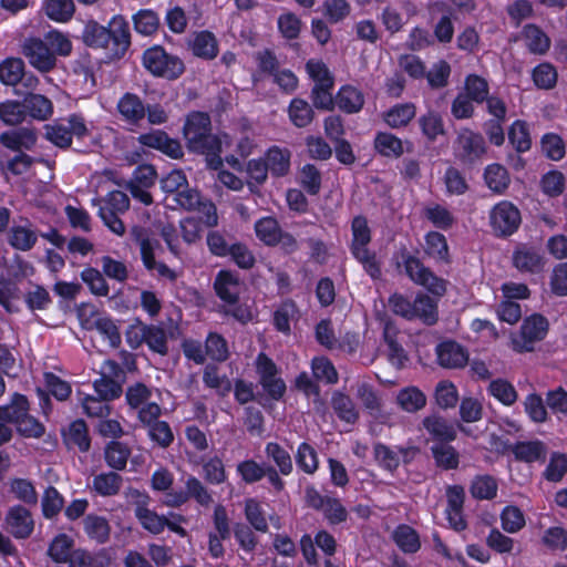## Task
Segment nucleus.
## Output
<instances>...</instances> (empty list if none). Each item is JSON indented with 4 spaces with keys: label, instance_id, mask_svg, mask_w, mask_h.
<instances>
[{
    "label": "nucleus",
    "instance_id": "nucleus-51",
    "mask_svg": "<svg viewBox=\"0 0 567 567\" xmlns=\"http://www.w3.org/2000/svg\"><path fill=\"white\" fill-rule=\"evenodd\" d=\"M445 193L449 196H462L470 190L464 173L455 166H449L443 175Z\"/></svg>",
    "mask_w": 567,
    "mask_h": 567
},
{
    "label": "nucleus",
    "instance_id": "nucleus-11",
    "mask_svg": "<svg viewBox=\"0 0 567 567\" xmlns=\"http://www.w3.org/2000/svg\"><path fill=\"white\" fill-rule=\"evenodd\" d=\"M236 473L246 485H252L267 478L274 492L281 493L286 488V482L277 476L275 466L266 462H257L254 458H246L236 465Z\"/></svg>",
    "mask_w": 567,
    "mask_h": 567
},
{
    "label": "nucleus",
    "instance_id": "nucleus-35",
    "mask_svg": "<svg viewBox=\"0 0 567 567\" xmlns=\"http://www.w3.org/2000/svg\"><path fill=\"white\" fill-rule=\"evenodd\" d=\"M131 453L132 451L126 443L112 440L105 445L104 460L106 465L114 471H123L126 468Z\"/></svg>",
    "mask_w": 567,
    "mask_h": 567
},
{
    "label": "nucleus",
    "instance_id": "nucleus-1",
    "mask_svg": "<svg viewBox=\"0 0 567 567\" xmlns=\"http://www.w3.org/2000/svg\"><path fill=\"white\" fill-rule=\"evenodd\" d=\"M182 136L187 151L205 157L209 169L223 167V141L214 133L212 117L206 111H189L184 118Z\"/></svg>",
    "mask_w": 567,
    "mask_h": 567
},
{
    "label": "nucleus",
    "instance_id": "nucleus-20",
    "mask_svg": "<svg viewBox=\"0 0 567 567\" xmlns=\"http://www.w3.org/2000/svg\"><path fill=\"white\" fill-rule=\"evenodd\" d=\"M62 439L68 450L76 449L81 453H87L91 449L92 440L83 419L72 421L68 429L62 431Z\"/></svg>",
    "mask_w": 567,
    "mask_h": 567
},
{
    "label": "nucleus",
    "instance_id": "nucleus-14",
    "mask_svg": "<svg viewBox=\"0 0 567 567\" xmlns=\"http://www.w3.org/2000/svg\"><path fill=\"white\" fill-rule=\"evenodd\" d=\"M120 118L128 125L141 126L147 112V106L140 95L125 92L116 103Z\"/></svg>",
    "mask_w": 567,
    "mask_h": 567
},
{
    "label": "nucleus",
    "instance_id": "nucleus-42",
    "mask_svg": "<svg viewBox=\"0 0 567 567\" xmlns=\"http://www.w3.org/2000/svg\"><path fill=\"white\" fill-rule=\"evenodd\" d=\"M123 484L122 476L115 471L100 473L93 477V491L103 497L115 496L121 491Z\"/></svg>",
    "mask_w": 567,
    "mask_h": 567
},
{
    "label": "nucleus",
    "instance_id": "nucleus-28",
    "mask_svg": "<svg viewBox=\"0 0 567 567\" xmlns=\"http://www.w3.org/2000/svg\"><path fill=\"white\" fill-rule=\"evenodd\" d=\"M331 408L337 417L347 424L353 425L359 420L360 414L353 400L344 392L334 391L332 393Z\"/></svg>",
    "mask_w": 567,
    "mask_h": 567
},
{
    "label": "nucleus",
    "instance_id": "nucleus-45",
    "mask_svg": "<svg viewBox=\"0 0 567 567\" xmlns=\"http://www.w3.org/2000/svg\"><path fill=\"white\" fill-rule=\"evenodd\" d=\"M110 563V556L105 549H101L94 556L87 550L78 548L74 549L66 561L69 567H105Z\"/></svg>",
    "mask_w": 567,
    "mask_h": 567
},
{
    "label": "nucleus",
    "instance_id": "nucleus-29",
    "mask_svg": "<svg viewBox=\"0 0 567 567\" xmlns=\"http://www.w3.org/2000/svg\"><path fill=\"white\" fill-rule=\"evenodd\" d=\"M336 104L343 113L354 114L362 110L364 95L359 89L352 85H342L337 92Z\"/></svg>",
    "mask_w": 567,
    "mask_h": 567
},
{
    "label": "nucleus",
    "instance_id": "nucleus-64",
    "mask_svg": "<svg viewBox=\"0 0 567 567\" xmlns=\"http://www.w3.org/2000/svg\"><path fill=\"white\" fill-rule=\"evenodd\" d=\"M206 354L216 362H225L229 358L227 340L217 332H209L205 340Z\"/></svg>",
    "mask_w": 567,
    "mask_h": 567
},
{
    "label": "nucleus",
    "instance_id": "nucleus-27",
    "mask_svg": "<svg viewBox=\"0 0 567 567\" xmlns=\"http://www.w3.org/2000/svg\"><path fill=\"white\" fill-rule=\"evenodd\" d=\"M413 320H420L426 326H433L439 320L437 301L427 293L417 292L413 300Z\"/></svg>",
    "mask_w": 567,
    "mask_h": 567
},
{
    "label": "nucleus",
    "instance_id": "nucleus-30",
    "mask_svg": "<svg viewBox=\"0 0 567 567\" xmlns=\"http://www.w3.org/2000/svg\"><path fill=\"white\" fill-rule=\"evenodd\" d=\"M423 427L436 441L435 443H450L456 439V431L444 417L429 415L423 419Z\"/></svg>",
    "mask_w": 567,
    "mask_h": 567
},
{
    "label": "nucleus",
    "instance_id": "nucleus-59",
    "mask_svg": "<svg viewBox=\"0 0 567 567\" xmlns=\"http://www.w3.org/2000/svg\"><path fill=\"white\" fill-rule=\"evenodd\" d=\"M84 530L90 539H94L99 544H104L110 537V525L103 516L90 514L84 520Z\"/></svg>",
    "mask_w": 567,
    "mask_h": 567
},
{
    "label": "nucleus",
    "instance_id": "nucleus-10",
    "mask_svg": "<svg viewBox=\"0 0 567 567\" xmlns=\"http://www.w3.org/2000/svg\"><path fill=\"white\" fill-rule=\"evenodd\" d=\"M255 368L259 384L267 399L275 402L281 401L286 394L287 385L280 377V370L275 361L265 352H259L255 360Z\"/></svg>",
    "mask_w": 567,
    "mask_h": 567
},
{
    "label": "nucleus",
    "instance_id": "nucleus-37",
    "mask_svg": "<svg viewBox=\"0 0 567 567\" xmlns=\"http://www.w3.org/2000/svg\"><path fill=\"white\" fill-rule=\"evenodd\" d=\"M497 480L489 474H478L473 477L470 485V493L474 499L492 501L497 496Z\"/></svg>",
    "mask_w": 567,
    "mask_h": 567
},
{
    "label": "nucleus",
    "instance_id": "nucleus-12",
    "mask_svg": "<svg viewBox=\"0 0 567 567\" xmlns=\"http://www.w3.org/2000/svg\"><path fill=\"white\" fill-rule=\"evenodd\" d=\"M522 224L519 209L509 200H501L489 213V226L497 238L514 235Z\"/></svg>",
    "mask_w": 567,
    "mask_h": 567
},
{
    "label": "nucleus",
    "instance_id": "nucleus-22",
    "mask_svg": "<svg viewBox=\"0 0 567 567\" xmlns=\"http://www.w3.org/2000/svg\"><path fill=\"white\" fill-rule=\"evenodd\" d=\"M0 142L6 148L20 153L23 150L30 151L34 147L37 134L31 128L19 127L2 132Z\"/></svg>",
    "mask_w": 567,
    "mask_h": 567
},
{
    "label": "nucleus",
    "instance_id": "nucleus-7",
    "mask_svg": "<svg viewBox=\"0 0 567 567\" xmlns=\"http://www.w3.org/2000/svg\"><path fill=\"white\" fill-rule=\"evenodd\" d=\"M142 63L154 76L169 81L178 79L185 71L184 62L177 55L168 53L158 44L144 51Z\"/></svg>",
    "mask_w": 567,
    "mask_h": 567
},
{
    "label": "nucleus",
    "instance_id": "nucleus-15",
    "mask_svg": "<svg viewBox=\"0 0 567 567\" xmlns=\"http://www.w3.org/2000/svg\"><path fill=\"white\" fill-rule=\"evenodd\" d=\"M4 523L8 532L17 539L30 537L34 529L31 512L22 505L10 507Z\"/></svg>",
    "mask_w": 567,
    "mask_h": 567
},
{
    "label": "nucleus",
    "instance_id": "nucleus-6",
    "mask_svg": "<svg viewBox=\"0 0 567 567\" xmlns=\"http://www.w3.org/2000/svg\"><path fill=\"white\" fill-rule=\"evenodd\" d=\"M209 252L218 258H228L243 270H250L256 265L254 251L234 235L220 230H209L206 236Z\"/></svg>",
    "mask_w": 567,
    "mask_h": 567
},
{
    "label": "nucleus",
    "instance_id": "nucleus-8",
    "mask_svg": "<svg viewBox=\"0 0 567 567\" xmlns=\"http://www.w3.org/2000/svg\"><path fill=\"white\" fill-rule=\"evenodd\" d=\"M306 505L322 514L329 526L346 523L349 517L348 509L337 496L322 495L313 484L305 487Z\"/></svg>",
    "mask_w": 567,
    "mask_h": 567
},
{
    "label": "nucleus",
    "instance_id": "nucleus-53",
    "mask_svg": "<svg viewBox=\"0 0 567 567\" xmlns=\"http://www.w3.org/2000/svg\"><path fill=\"white\" fill-rule=\"evenodd\" d=\"M37 240L38 235L34 230L20 225L12 226L8 236L10 246L20 251L31 250Z\"/></svg>",
    "mask_w": 567,
    "mask_h": 567
},
{
    "label": "nucleus",
    "instance_id": "nucleus-21",
    "mask_svg": "<svg viewBox=\"0 0 567 567\" xmlns=\"http://www.w3.org/2000/svg\"><path fill=\"white\" fill-rule=\"evenodd\" d=\"M131 236L140 246L141 259L144 267L148 271H153L155 265V249L161 246L159 241L156 238H152L148 229L142 226H134L131 230Z\"/></svg>",
    "mask_w": 567,
    "mask_h": 567
},
{
    "label": "nucleus",
    "instance_id": "nucleus-61",
    "mask_svg": "<svg viewBox=\"0 0 567 567\" xmlns=\"http://www.w3.org/2000/svg\"><path fill=\"white\" fill-rule=\"evenodd\" d=\"M423 214L435 228L441 230H449L455 223L453 214L441 204L426 206Z\"/></svg>",
    "mask_w": 567,
    "mask_h": 567
},
{
    "label": "nucleus",
    "instance_id": "nucleus-33",
    "mask_svg": "<svg viewBox=\"0 0 567 567\" xmlns=\"http://www.w3.org/2000/svg\"><path fill=\"white\" fill-rule=\"evenodd\" d=\"M264 158L272 176L284 177L289 173L291 153L288 148L274 145L267 150Z\"/></svg>",
    "mask_w": 567,
    "mask_h": 567
},
{
    "label": "nucleus",
    "instance_id": "nucleus-57",
    "mask_svg": "<svg viewBox=\"0 0 567 567\" xmlns=\"http://www.w3.org/2000/svg\"><path fill=\"white\" fill-rule=\"evenodd\" d=\"M244 514L246 520L249 523L250 527L260 533H267L268 522L266 518L265 511L262 508L261 503L256 498H247L245 501Z\"/></svg>",
    "mask_w": 567,
    "mask_h": 567
},
{
    "label": "nucleus",
    "instance_id": "nucleus-3",
    "mask_svg": "<svg viewBox=\"0 0 567 567\" xmlns=\"http://www.w3.org/2000/svg\"><path fill=\"white\" fill-rule=\"evenodd\" d=\"M29 64L41 73H48L56 66V56H68L72 52L71 40L58 30H51L44 38L29 37L21 47Z\"/></svg>",
    "mask_w": 567,
    "mask_h": 567
},
{
    "label": "nucleus",
    "instance_id": "nucleus-46",
    "mask_svg": "<svg viewBox=\"0 0 567 567\" xmlns=\"http://www.w3.org/2000/svg\"><path fill=\"white\" fill-rule=\"evenodd\" d=\"M399 406L409 413H415L426 404L425 394L416 386H406L396 395Z\"/></svg>",
    "mask_w": 567,
    "mask_h": 567
},
{
    "label": "nucleus",
    "instance_id": "nucleus-5",
    "mask_svg": "<svg viewBox=\"0 0 567 567\" xmlns=\"http://www.w3.org/2000/svg\"><path fill=\"white\" fill-rule=\"evenodd\" d=\"M351 235L349 249L353 259L362 266L372 280L381 279V261L378 259L377 252L369 248L372 240V230L365 216L357 215L352 218Z\"/></svg>",
    "mask_w": 567,
    "mask_h": 567
},
{
    "label": "nucleus",
    "instance_id": "nucleus-47",
    "mask_svg": "<svg viewBox=\"0 0 567 567\" xmlns=\"http://www.w3.org/2000/svg\"><path fill=\"white\" fill-rule=\"evenodd\" d=\"M74 540L66 534H58L49 545L48 556L55 564H66L73 553Z\"/></svg>",
    "mask_w": 567,
    "mask_h": 567
},
{
    "label": "nucleus",
    "instance_id": "nucleus-2",
    "mask_svg": "<svg viewBox=\"0 0 567 567\" xmlns=\"http://www.w3.org/2000/svg\"><path fill=\"white\" fill-rule=\"evenodd\" d=\"M82 40L90 48L104 49L111 59H122L131 47L130 24L122 14L113 16L107 25L89 20Z\"/></svg>",
    "mask_w": 567,
    "mask_h": 567
},
{
    "label": "nucleus",
    "instance_id": "nucleus-50",
    "mask_svg": "<svg viewBox=\"0 0 567 567\" xmlns=\"http://www.w3.org/2000/svg\"><path fill=\"white\" fill-rule=\"evenodd\" d=\"M393 540L405 554H414L421 547L419 534L414 528L405 524H401L394 529Z\"/></svg>",
    "mask_w": 567,
    "mask_h": 567
},
{
    "label": "nucleus",
    "instance_id": "nucleus-16",
    "mask_svg": "<svg viewBox=\"0 0 567 567\" xmlns=\"http://www.w3.org/2000/svg\"><path fill=\"white\" fill-rule=\"evenodd\" d=\"M240 278L237 272L230 269H221L217 272L213 288L215 295L225 305L236 303L240 296Z\"/></svg>",
    "mask_w": 567,
    "mask_h": 567
},
{
    "label": "nucleus",
    "instance_id": "nucleus-40",
    "mask_svg": "<svg viewBox=\"0 0 567 567\" xmlns=\"http://www.w3.org/2000/svg\"><path fill=\"white\" fill-rule=\"evenodd\" d=\"M134 30L144 37L157 33L161 28L159 14L153 9H140L132 16Z\"/></svg>",
    "mask_w": 567,
    "mask_h": 567
},
{
    "label": "nucleus",
    "instance_id": "nucleus-62",
    "mask_svg": "<svg viewBox=\"0 0 567 567\" xmlns=\"http://www.w3.org/2000/svg\"><path fill=\"white\" fill-rule=\"evenodd\" d=\"M540 148L550 161L558 162L566 155V143L557 133H545L540 138Z\"/></svg>",
    "mask_w": 567,
    "mask_h": 567
},
{
    "label": "nucleus",
    "instance_id": "nucleus-23",
    "mask_svg": "<svg viewBox=\"0 0 567 567\" xmlns=\"http://www.w3.org/2000/svg\"><path fill=\"white\" fill-rule=\"evenodd\" d=\"M513 455L515 461L524 463L545 462L547 456V446L540 440L517 441L513 445Z\"/></svg>",
    "mask_w": 567,
    "mask_h": 567
},
{
    "label": "nucleus",
    "instance_id": "nucleus-18",
    "mask_svg": "<svg viewBox=\"0 0 567 567\" xmlns=\"http://www.w3.org/2000/svg\"><path fill=\"white\" fill-rule=\"evenodd\" d=\"M423 252L435 264L450 265L452 262L447 239L437 230H430L424 235Z\"/></svg>",
    "mask_w": 567,
    "mask_h": 567
},
{
    "label": "nucleus",
    "instance_id": "nucleus-24",
    "mask_svg": "<svg viewBox=\"0 0 567 567\" xmlns=\"http://www.w3.org/2000/svg\"><path fill=\"white\" fill-rule=\"evenodd\" d=\"M548 331L547 319L539 313H534L527 317L520 326V337L525 343L533 344L534 342L542 341ZM526 350H532V346H526Z\"/></svg>",
    "mask_w": 567,
    "mask_h": 567
},
{
    "label": "nucleus",
    "instance_id": "nucleus-4",
    "mask_svg": "<svg viewBox=\"0 0 567 567\" xmlns=\"http://www.w3.org/2000/svg\"><path fill=\"white\" fill-rule=\"evenodd\" d=\"M417 254V249L412 252L405 245H401L392 257L395 269L435 297H443L446 293V280L436 276L430 267L425 266Z\"/></svg>",
    "mask_w": 567,
    "mask_h": 567
},
{
    "label": "nucleus",
    "instance_id": "nucleus-36",
    "mask_svg": "<svg viewBox=\"0 0 567 567\" xmlns=\"http://www.w3.org/2000/svg\"><path fill=\"white\" fill-rule=\"evenodd\" d=\"M484 182L494 194L503 195L511 184L508 171L501 164L493 163L484 169Z\"/></svg>",
    "mask_w": 567,
    "mask_h": 567
},
{
    "label": "nucleus",
    "instance_id": "nucleus-63",
    "mask_svg": "<svg viewBox=\"0 0 567 567\" xmlns=\"http://www.w3.org/2000/svg\"><path fill=\"white\" fill-rule=\"evenodd\" d=\"M487 391L493 398L506 406L513 405L518 398L514 385L509 381L501 378L491 381Z\"/></svg>",
    "mask_w": 567,
    "mask_h": 567
},
{
    "label": "nucleus",
    "instance_id": "nucleus-52",
    "mask_svg": "<svg viewBox=\"0 0 567 567\" xmlns=\"http://www.w3.org/2000/svg\"><path fill=\"white\" fill-rule=\"evenodd\" d=\"M203 477L212 485L224 484L228 480L225 464L218 455L202 460Z\"/></svg>",
    "mask_w": 567,
    "mask_h": 567
},
{
    "label": "nucleus",
    "instance_id": "nucleus-34",
    "mask_svg": "<svg viewBox=\"0 0 567 567\" xmlns=\"http://www.w3.org/2000/svg\"><path fill=\"white\" fill-rule=\"evenodd\" d=\"M522 37L528 51L533 54H545L550 48L549 37L535 23L525 24Z\"/></svg>",
    "mask_w": 567,
    "mask_h": 567
},
{
    "label": "nucleus",
    "instance_id": "nucleus-26",
    "mask_svg": "<svg viewBox=\"0 0 567 567\" xmlns=\"http://www.w3.org/2000/svg\"><path fill=\"white\" fill-rule=\"evenodd\" d=\"M30 411L27 395L14 392L7 404L0 405V421L17 424Z\"/></svg>",
    "mask_w": 567,
    "mask_h": 567
},
{
    "label": "nucleus",
    "instance_id": "nucleus-54",
    "mask_svg": "<svg viewBox=\"0 0 567 567\" xmlns=\"http://www.w3.org/2000/svg\"><path fill=\"white\" fill-rule=\"evenodd\" d=\"M298 468L306 474L312 475L319 468V456L316 449L308 442H301L295 454Z\"/></svg>",
    "mask_w": 567,
    "mask_h": 567
},
{
    "label": "nucleus",
    "instance_id": "nucleus-58",
    "mask_svg": "<svg viewBox=\"0 0 567 567\" xmlns=\"http://www.w3.org/2000/svg\"><path fill=\"white\" fill-rule=\"evenodd\" d=\"M23 101L6 100L0 102V121L6 126H18L25 120Z\"/></svg>",
    "mask_w": 567,
    "mask_h": 567
},
{
    "label": "nucleus",
    "instance_id": "nucleus-55",
    "mask_svg": "<svg viewBox=\"0 0 567 567\" xmlns=\"http://www.w3.org/2000/svg\"><path fill=\"white\" fill-rule=\"evenodd\" d=\"M42 8L48 18L55 22H68L75 11L73 0H44Z\"/></svg>",
    "mask_w": 567,
    "mask_h": 567
},
{
    "label": "nucleus",
    "instance_id": "nucleus-39",
    "mask_svg": "<svg viewBox=\"0 0 567 567\" xmlns=\"http://www.w3.org/2000/svg\"><path fill=\"white\" fill-rule=\"evenodd\" d=\"M23 105L25 115H30L34 120L45 121L53 113L52 101L42 94H27L23 99Z\"/></svg>",
    "mask_w": 567,
    "mask_h": 567
},
{
    "label": "nucleus",
    "instance_id": "nucleus-17",
    "mask_svg": "<svg viewBox=\"0 0 567 567\" xmlns=\"http://www.w3.org/2000/svg\"><path fill=\"white\" fill-rule=\"evenodd\" d=\"M437 363L445 369H462L467 364V350L455 340L440 342L435 349Z\"/></svg>",
    "mask_w": 567,
    "mask_h": 567
},
{
    "label": "nucleus",
    "instance_id": "nucleus-25",
    "mask_svg": "<svg viewBox=\"0 0 567 567\" xmlns=\"http://www.w3.org/2000/svg\"><path fill=\"white\" fill-rule=\"evenodd\" d=\"M265 454L272 462L277 476H289L293 472L292 457L278 442H268L265 445Z\"/></svg>",
    "mask_w": 567,
    "mask_h": 567
},
{
    "label": "nucleus",
    "instance_id": "nucleus-60",
    "mask_svg": "<svg viewBox=\"0 0 567 567\" xmlns=\"http://www.w3.org/2000/svg\"><path fill=\"white\" fill-rule=\"evenodd\" d=\"M24 75V62L20 58H7L0 63V82L17 85Z\"/></svg>",
    "mask_w": 567,
    "mask_h": 567
},
{
    "label": "nucleus",
    "instance_id": "nucleus-38",
    "mask_svg": "<svg viewBox=\"0 0 567 567\" xmlns=\"http://www.w3.org/2000/svg\"><path fill=\"white\" fill-rule=\"evenodd\" d=\"M431 454L436 467L443 471L456 470L460 465V453L449 443H434Z\"/></svg>",
    "mask_w": 567,
    "mask_h": 567
},
{
    "label": "nucleus",
    "instance_id": "nucleus-19",
    "mask_svg": "<svg viewBox=\"0 0 567 567\" xmlns=\"http://www.w3.org/2000/svg\"><path fill=\"white\" fill-rule=\"evenodd\" d=\"M142 342H145L148 349L155 353L165 355L168 352L167 336L159 326L142 324L140 339L131 341V337H128V344L133 349L137 348Z\"/></svg>",
    "mask_w": 567,
    "mask_h": 567
},
{
    "label": "nucleus",
    "instance_id": "nucleus-48",
    "mask_svg": "<svg viewBox=\"0 0 567 567\" xmlns=\"http://www.w3.org/2000/svg\"><path fill=\"white\" fill-rule=\"evenodd\" d=\"M422 134L429 142H434L440 135L445 134L444 122L441 114L436 111H427L417 120Z\"/></svg>",
    "mask_w": 567,
    "mask_h": 567
},
{
    "label": "nucleus",
    "instance_id": "nucleus-13",
    "mask_svg": "<svg viewBox=\"0 0 567 567\" xmlns=\"http://www.w3.org/2000/svg\"><path fill=\"white\" fill-rule=\"evenodd\" d=\"M512 262L518 271L527 274H539L545 267V259L540 249L527 244H519L515 247Z\"/></svg>",
    "mask_w": 567,
    "mask_h": 567
},
{
    "label": "nucleus",
    "instance_id": "nucleus-56",
    "mask_svg": "<svg viewBox=\"0 0 567 567\" xmlns=\"http://www.w3.org/2000/svg\"><path fill=\"white\" fill-rule=\"evenodd\" d=\"M135 517L144 529L151 534L158 535L165 529L166 517L158 515L155 511L147 508L145 505H137L135 508Z\"/></svg>",
    "mask_w": 567,
    "mask_h": 567
},
{
    "label": "nucleus",
    "instance_id": "nucleus-31",
    "mask_svg": "<svg viewBox=\"0 0 567 567\" xmlns=\"http://www.w3.org/2000/svg\"><path fill=\"white\" fill-rule=\"evenodd\" d=\"M190 49L195 56L204 60H214L218 55V42L212 31L203 30L195 33L190 42Z\"/></svg>",
    "mask_w": 567,
    "mask_h": 567
},
{
    "label": "nucleus",
    "instance_id": "nucleus-41",
    "mask_svg": "<svg viewBox=\"0 0 567 567\" xmlns=\"http://www.w3.org/2000/svg\"><path fill=\"white\" fill-rule=\"evenodd\" d=\"M290 122L298 128L309 126L315 118L312 106L301 97H293L287 110Z\"/></svg>",
    "mask_w": 567,
    "mask_h": 567
},
{
    "label": "nucleus",
    "instance_id": "nucleus-32",
    "mask_svg": "<svg viewBox=\"0 0 567 567\" xmlns=\"http://www.w3.org/2000/svg\"><path fill=\"white\" fill-rule=\"evenodd\" d=\"M415 115L416 106L414 103H399L383 113V121L391 128H401L408 126Z\"/></svg>",
    "mask_w": 567,
    "mask_h": 567
},
{
    "label": "nucleus",
    "instance_id": "nucleus-49",
    "mask_svg": "<svg viewBox=\"0 0 567 567\" xmlns=\"http://www.w3.org/2000/svg\"><path fill=\"white\" fill-rule=\"evenodd\" d=\"M508 141L517 153L528 152L532 147V138L528 124L522 120H515L508 128Z\"/></svg>",
    "mask_w": 567,
    "mask_h": 567
},
{
    "label": "nucleus",
    "instance_id": "nucleus-44",
    "mask_svg": "<svg viewBox=\"0 0 567 567\" xmlns=\"http://www.w3.org/2000/svg\"><path fill=\"white\" fill-rule=\"evenodd\" d=\"M374 150L381 156L389 158H399L404 152L401 138L389 132L377 133Z\"/></svg>",
    "mask_w": 567,
    "mask_h": 567
},
{
    "label": "nucleus",
    "instance_id": "nucleus-9",
    "mask_svg": "<svg viewBox=\"0 0 567 567\" xmlns=\"http://www.w3.org/2000/svg\"><path fill=\"white\" fill-rule=\"evenodd\" d=\"M453 152L465 168H473L483 162L487 146L481 133L462 128L454 140Z\"/></svg>",
    "mask_w": 567,
    "mask_h": 567
},
{
    "label": "nucleus",
    "instance_id": "nucleus-43",
    "mask_svg": "<svg viewBox=\"0 0 567 567\" xmlns=\"http://www.w3.org/2000/svg\"><path fill=\"white\" fill-rule=\"evenodd\" d=\"M281 231L282 229L275 217H262L255 223L256 236L266 246H277L280 241Z\"/></svg>",
    "mask_w": 567,
    "mask_h": 567
}]
</instances>
